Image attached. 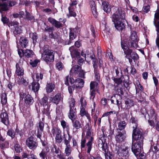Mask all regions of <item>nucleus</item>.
Returning <instances> with one entry per match:
<instances>
[{
	"instance_id": "nucleus-1",
	"label": "nucleus",
	"mask_w": 159,
	"mask_h": 159,
	"mask_svg": "<svg viewBox=\"0 0 159 159\" xmlns=\"http://www.w3.org/2000/svg\"><path fill=\"white\" fill-rule=\"evenodd\" d=\"M43 50V52L42 54V58L47 62L53 61L54 54L52 51L49 49L48 46H44Z\"/></svg>"
},
{
	"instance_id": "nucleus-2",
	"label": "nucleus",
	"mask_w": 159,
	"mask_h": 159,
	"mask_svg": "<svg viewBox=\"0 0 159 159\" xmlns=\"http://www.w3.org/2000/svg\"><path fill=\"white\" fill-rule=\"evenodd\" d=\"M116 149L118 155L120 156H126L128 154L129 150L128 147L119 143L116 144Z\"/></svg>"
},
{
	"instance_id": "nucleus-3",
	"label": "nucleus",
	"mask_w": 159,
	"mask_h": 159,
	"mask_svg": "<svg viewBox=\"0 0 159 159\" xmlns=\"http://www.w3.org/2000/svg\"><path fill=\"white\" fill-rule=\"evenodd\" d=\"M132 139L135 140L142 141L143 142V137L142 133L138 128L133 129L132 133Z\"/></svg>"
},
{
	"instance_id": "nucleus-4",
	"label": "nucleus",
	"mask_w": 159,
	"mask_h": 159,
	"mask_svg": "<svg viewBox=\"0 0 159 159\" xmlns=\"http://www.w3.org/2000/svg\"><path fill=\"white\" fill-rule=\"evenodd\" d=\"M143 142L141 140L132 144V150L135 156H137L140 154L141 149V145Z\"/></svg>"
},
{
	"instance_id": "nucleus-5",
	"label": "nucleus",
	"mask_w": 159,
	"mask_h": 159,
	"mask_svg": "<svg viewBox=\"0 0 159 159\" xmlns=\"http://www.w3.org/2000/svg\"><path fill=\"white\" fill-rule=\"evenodd\" d=\"M75 101L74 99H71L70 102V113L69 116L71 120L75 119L76 118V109L75 108Z\"/></svg>"
},
{
	"instance_id": "nucleus-6",
	"label": "nucleus",
	"mask_w": 159,
	"mask_h": 159,
	"mask_svg": "<svg viewBox=\"0 0 159 159\" xmlns=\"http://www.w3.org/2000/svg\"><path fill=\"white\" fill-rule=\"evenodd\" d=\"M52 133L54 136L55 135V140L56 143H60L62 141V139L61 135V131L58 128H53L51 131Z\"/></svg>"
},
{
	"instance_id": "nucleus-7",
	"label": "nucleus",
	"mask_w": 159,
	"mask_h": 159,
	"mask_svg": "<svg viewBox=\"0 0 159 159\" xmlns=\"http://www.w3.org/2000/svg\"><path fill=\"white\" fill-rule=\"evenodd\" d=\"M130 38L131 41L130 43H129V46L131 48H137V44L136 43L138 41V39L136 32L135 31L132 32L130 36Z\"/></svg>"
},
{
	"instance_id": "nucleus-8",
	"label": "nucleus",
	"mask_w": 159,
	"mask_h": 159,
	"mask_svg": "<svg viewBox=\"0 0 159 159\" xmlns=\"http://www.w3.org/2000/svg\"><path fill=\"white\" fill-rule=\"evenodd\" d=\"M70 74H78L79 73V76L81 77L84 76V73L83 70H81V67L78 65H76L73 66L70 70Z\"/></svg>"
},
{
	"instance_id": "nucleus-9",
	"label": "nucleus",
	"mask_w": 159,
	"mask_h": 159,
	"mask_svg": "<svg viewBox=\"0 0 159 159\" xmlns=\"http://www.w3.org/2000/svg\"><path fill=\"white\" fill-rule=\"evenodd\" d=\"M34 139L33 137H30L26 140V144L30 149H34L37 147L38 143L34 141Z\"/></svg>"
},
{
	"instance_id": "nucleus-10",
	"label": "nucleus",
	"mask_w": 159,
	"mask_h": 159,
	"mask_svg": "<svg viewBox=\"0 0 159 159\" xmlns=\"http://www.w3.org/2000/svg\"><path fill=\"white\" fill-rule=\"evenodd\" d=\"M134 105V102L131 99L127 98L125 101V103L121 105V108L123 110H128Z\"/></svg>"
},
{
	"instance_id": "nucleus-11",
	"label": "nucleus",
	"mask_w": 159,
	"mask_h": 159,
	"mask_svg": "<svg viewBox=\"0 0 159 159\" xmlns=\"http://www.w3.org/2000/svg\"><path fill=\"white\" fill-rule=\"evenodd\" d=\"M0 117L1 119V121L6 125L9 124L8 116L6 111L5 110H2L0 115Z\"/></svg>"
},
{
	"instance_id": "nucleus-12",
	"label": "nucleus",
	"mask_w": 159,
	"mask_h": 159,
	"mask_svg": "<svg viewBox=\"0 0 159 159\" xmlns=\"http://www.w3.org/2000/svg\"><path fill=\"white\" fill-rule=\"evenodd\" d=\"M81 55L83 57H85L86 60H89L90 59L94 60L95 56L93 54V52H89V51L87 50L85 53L82 51L81 52Z\"/></svg>"
},
{
	"instance_id": "nucleus-13",
	"label": "nucleus",
	"mask_w": 159,
	"mask_h": 159,
	"mask_svg": "<svg viewBox=\"0 0 159 159\" xmlns=\"http://www.w3.org/2000/svg\"><path fill=\"white\" fill-rule=\"evenodd\" d=\"M48 20L53 25L57 28H59L62 27V24L60 21L56 20L55 19L51 17H49Z\"/></svg>"
},
{
	"instance_id": "nucleus-14",
	"label": "nucleus",
	"mask_w": 159,
	"mask_h": 159,
	"mask_svg": "<svg viewBox=\"0 0 159 159\" xmlns=\"http://www.w3.org/2000/svg\"><path fill=\"white\" fill-rule=\"evenodd\" d=\"M114 24L116 28L118 30L122 31L125 29L126 24L124 21H119Z\"/></svg>"
},
{
	"instance_id": "nucleus-15",
	"label": "nucleus",
	"mask_w": 159,
	"mask_h": 159,
	"mask_svg": "<svg viewBox=\"0 0 159 159\" xmlns=\"http://www.w3.org/2000/svg\"><path fill=\"white\" fill-rule=\"evenodd\" d=\"M116 14H117L122 20H124L125 18V13L121 8L120 7H116L115 8Z\"/></svg>"
},
{
	"instance_id": "nucleus-16",
	"label": "nucleus",
	"mask_w": 159,
	"mask_h": 159,
	"mask_svg": "<svg viewBox=\"0 0 159 159\" xmlns=\"http://www.w3.org/2000/svg\"><path fill=\"white\" fill-rule=\"evenodd\" d=\"M126 138V135L124 133L118 132V134L116 136V140L119 143L124 141Z\"/></svg>"
},
{
	"instance_id": "nucleus-17",
	"label": "nucleus",
	"mask_w": 159,
	"mask_h": 159,
	"mask_svg": "<svg viewBox=\"0 0 159 159\" xmlns=\"http://www.w3.org/2000/svg\"><path fill=\"white\" fill-rule=\"evenodd\" d=\"M69 50L70 52V55L72 57H76L78 58L80 56V53L74 48L73 46L69 48Z\"/></svg>"
},
{
	"instance_id": "nucleus-18",
	"label": "nucleus",
	"mask_w": 159,
	"mask_h": 159,
	"mask_svg": "<svg viewBox=\"0 0 159 159\" xmlns=\"http://www.w3.org/2000/svg\"><path fill=\"white\" fill-rule=\"evenodd\" d=\"M84 81L83 80L77 78L75 81V84L73 85L76 88H81L84 85Z\"/></svg>"
},
{
	"instance_id": "nucleus-19",
	"label": "nucleus",
	"mask_w": 159,
	"mask_h": 159,
	"mask_svg": "<svg viewBox=\"0 0 159 159\" xmlns=\"http://www.w3.org/2000/svg\"><path fill=\"white\" fill-rule=\"evenodd\" d=\"M24 100L25 103L28 105H32L34 102L33 98L30 94H28L25 96Z\"/></svg>"
},
{
	"instance_id": "nucleus-20",
	"label": "nucleus",
	"mask_w": 159,
	"mask_h": 159,
	"mask_svg": "<svg viewBox=\"0 0 159 159\" xmlns=\"http://www.w3.org/2000/svg\"><path fill=\"white\" fill-rule=\"evenodd\" d=\"M16 74L19 76L23 75L24 74V70L23 69L20 67L18 63H16Z\"/></svg>"
},
{
	"instance_id": "nucleus-21",
	"label": "nucleus",
	"mask_w": 159,
	"mask_h": 159,
	"mask_svg": "<svg viewBox=\"0 0 159 159\" xmlns=\"http://www.w3.org/2000/svg\"><path fill=\"white\" fill-rule=\"evenodd\" d=\"M93 66L94 69V73L95 74V78L96 79V80L99 82L100 78V75L99 74V70L98 68V66L96 64L95 62H94Z\"/></svg>"
},
{
	"instance_id": "nucleus-22",
	"label": "nucleus",
	"mask_w": 159,
	"mask_h": 159,
	"mask_svg": "<svg viewBox=\"0 0 159 159\" xmlns=\"http://www.w3.org/2000/svg\"><path fill=\"white\" fill-rule=\"evenodd\" d=\"M89 2L92 12L94 16L97 17V10L95 2L93 0H89Z\"/></svg>"
},
{
	"instance_id": "nucleus-23",
	"label": "nucleus",
	"mask_w": 159,
	"mask_h": 159,
	"mask_svg": "<svg viewBox=\"0 0 159 159\" xmlns=\"http://www.w3.org/2000/svg\"><path fill=\"white\" fill-rule=\"evenodd\" d=\"M61 98V96L60 94L57 93L53 98H51V101L56 104H58L60 101Z\"/></svg>"
},
{
	"instance_id": "nucleus-24",
	"label": "nucleus",
	"mask_w": 159,
	"mask_h": 159,
	"mask_svg": "<svg viewBox=\"0 0 159 159\" xmlns=\"http://www.w3.org/2000/svg\"><path fill=\"white\" fill-rule=\"evenodd\" d=\"M18 22H16L13 25L14 28L13 33L15 34H19L21 33V27L18 26Z\"/></svg>"
},
{
	"instance_id": "nucleus-25",
	"label": "nucleus",
	"mask_w": 159,
	"mask_h": 159,
	"mask_svg": "<svg viewBox=\"0 0 159 159\" xmlns=\"http://www.w3.org/2000/svg\"><path fill=\"white\" fill-rule=\"evenodd\" d=\"M8 3L0 2V12L2 13V11H6L8 10Z\"/></svg>"
},
{
	"instance_id": "nucleus-26",
	"label": "nucleus",
	"mask_w": 159,
	"mask_h": 159,
	"mask_svg": "<svg viewBox=\"0 0 159 159\" xmlns=\"http://www.w3.org/2000/svg\"><path fill=\"white\" fill-rule=\"evenodd\" d=\"M100 146H101L102 150L105 156H106V155H108V150L107 149L108 146L107 143H103L102 142V143L98 144L99 147Z\"/></svg>"
},
{
	"instance_id": "nucleus-27",
	"label": "nucleus",
	"mask_w": 159,
	"mask_h": 159,
	"mask_svg": "<svg viewBox=\"0 0 159 159\" xmlns=\"http://www.w3.org/2000/svg\"><path fill=\"white\" fill-rule=\"evenodd\" d=\"M32 89L34 92L38 91L39 88V84L38 82H36L35 81L33 82L31 84Z\"/></svg>"
},
{
	"instance_id": "nucleus-28",
	"label": "nucleus",
	"mask_w": 159,
	"mask_h": 159,
	"mask_svg": "<svg viewBox=\"0 0 159 159\" xmlns=\"http://www.w3.org/2000/svg\"><path fill=\"white\" fill-rule=\"evenodd\" d=\"M19 42L21 47L23 48H26L28 43V40L23 37L20 38Z\"/></svg>"
},
{
	"instance_id": "nucleus-29",
	"label": "nucleus",
	"mask_w": 159,
	"mask_h": 159,
	"mask_svg": "<svg viewBox=\"0 0 159 159\" xmlns=\"http://www.w3.org/2000/svg\"><path fill=\"white\" fill-rule=\"evenodd\" d=\"M73 124L74 129L78 130L82 128V125L80 122L78 120H72Z\"/></svg>"
},
{
	"instance_id": "nucleus-30",
	"label": "nucleus",
	"mask_w": 159,
	"mask_h": 159,
	"mask_svg": "<svg viewBox=\"0 0 159 159\" xmlns=\"http://www.w3.org/2000/svg\"><path fill=\"white\" fill-rule=\"evenodd\" d=\"M34 54V53L33 51L29 49H26L23 53V56H25L27 58L32 57Z\"/></svg>"
},
{
	"instance_id": "nucleus-31",
	"label": "nucleus",
	"mask_w": 159,
	"mask_h": 159,
	"mask_svg": "<svg viewBox=\"0 0 159 159\" xmlns=\"http://www.w3.org/2000/svg\"><path fill=\"white\" fill-rule=\"evenodd\" d=\"M130 121L132 123V126L133 129L137 128L138 120L137 118L132 117L130 120Z\"/></svg>"
},
{
	"instance_id": "nucleus-32",
	"label": "nucleus",
	"mask_w": 159,
	"mask_h": 159,
	"mask_svg": "<svg viewBox=\"0 0 159 159\" xmlns=\"http://www.w3.org/2000/svg\"><path fill=\"white\" fill-rule=\"evenodd\" d=\"M127 125L126 122L124 120L120 121L118 124L117 130H122L125 129Z\"/></svg>"
},
{
	"instance_id": "nucleus-33",
	"label": "nucleus",
	"mask_w": 159,
	"mask_h": 159,
	"mask_svg": "<svg viewBox=\"0 0 159 159\" xmlns=\"http://www.w3.org/2000/svg\"><path fill=\"white\" fill-rule=\"evenodd\" d=\"M102 7L104 11L107 13H108L111 11V8L108 7V3L107 2H102Z\"/></svg>"
},
{
	"instance_id": "nucleus-34",
	"label": "nucleus",
	"mask_w": 159,
	"mask_h": 159,
	"mask_svg": "<svg viewBox=\"0 0 159 159\" xmlns=\"http://www.w3.org/2000/svg\"><path fill=\"white\" fill-rule=\"evenodd\" d=\"M93 140V138L91 137L89 141L86 144L87 149V152L89 154L92 148V142Z\"/></svg>"
},
{
	"instance_id": "nucleus-35",
	"label": "nucleus",
	"mask_w": 159,
	"mask_h": 159,
	"mask_svg": "<svg viewBox=\"0 0 159 159\" xmlns=\"http://www.w3.org/2000/svg\"><path fill=\"white\" fill-rule=\"evenodd\" d=\"M85 131H86V135L90 136L91 135V127L89 124H87L85 126Z\"/></svg>"
},
{
	"instance_id": "nucleus-36",
	"label": "nucleus",
	"mask_w": 159,
	"mask_h": 159,
	"mask_svg": "<svg viewBox=\"0 0 159 159\" xmlns=\"http://www.w3.org/2000/svg\"><path fill=\"white\" fill-rule=\"evenodd\" d=\"M72 152V149L70 146L66 147L64 153L66 156H70Z\"/></svg>"
},
{
	"instance_id": "nucleus-37",
	"label": "nucleus",
	"mask_w": 159,
	"mask_h": 159,
	"mask_svg": "<svg viewBox=\"0 0 159 159\" xmlns=\"http://www.w3.org/2000/svg\"><path fill=\"white\" fill-rule=\"evenodd\" d=\"M55 85L52 83L47 84L46 87V90L47 92L50 93L52 92L54 89Z\"/></svg>"
},
{
	"instance_id": "nucleus-38",
	"label": "nucleus",
	"mask_w": 159,
	"mask_h": 159,
	"mask_svg": "<svg viewBox=\"0 0 159 159\" xmlns=\"http://www.w3.org/2000/svg\"><path fill=\"white\" fill-rule=\"evenodd\" d=\"M1 102L2 104H6L7 102V97L6 93L2 94L1 96Z\"/></svg>"
},
{
	"instance_id": "nucleus-39",
	"label": "nucleus",
	"mask_w": 159,
	"mask_h": 159,
	"mask_svg": "<svg viewBox=\"0 0 159 159\" xmlns=\"http://www.w3.org/2000/svg\"><path fill=\"white\" fill-rule=\"evenodd\" d=\"M119 16L115 12L112 16V21L114 22V24L117 22L119 21L120 18Z\"/></svg>"
},
{
	"instance_id": "nucleus-40",
	"label": "nucleus",
	"mask_w": 159,
	"mask_h": 159,
	"mask_svg": "<svg viewBox=\"0 0 159 159\" xmlns=\"http://www.w3.org/2000/svg\"><path fill=\"white\" fill-rule=\"evenodd\" d=\"M48 98L46 96H44L41 99L40 101V103L43 106H46L48 104Z\"/></svg>"
},
{
	"instance_id": "nucleus-41",
	"label": "nucleus",
	"mask_w": 159,
	"mask_h": 159,
	"mask_svg": "<svg viewBox=\"0 0 159 159\" xmlns=\"http://www.w3.org/2000/svg\"><path fill=\"white\" fill-rule=\"evenodd\" d=\"M133 52L132 50L129 48L126 50H124V53L126 55L125 58H128V57L131 55Z\"/></svg>"
},
{
	"instance_id": "nucleus-42",
	"label": "nucleus",
	"mask_w": 159,
	"mask_h": 159,
	"mask_svg": "<svg viewBox=\"0 0 159 159\" xmlns=\"http://www.w3.org/2000/svg\"><path fill=\"white\" fill-rule=\"evenodd\" d=\"M29 35L30 37L33 39L34 43V41H36L38 37L36 33H30L29 34Z\"/></svg>"
},
{
	"instance_id": "nucleus-43",
	"label": "nucleus",
	"mask_w": 159,
	"mask_h": 159,
	"mask_svg": "<svg viewBox=\"0 0 159 159\" xmlns=\"http://www.w3.org/2000/svg\"><path fill=\"white\" fill-rule=\"evenodd\" d=\"M25 15L24 17V19H27L29 20H32L34 19V17L32 16H31L30 14L27 11H25Z\"/></svg>"
},
{
	"instance_id": "nucleus-44",
	"label": "nucleus",
	"mask_w": 159,
	"mask_h": 159,
	"mask_svg": "<svg viewBox=\"0 0 159 159\" xmlns=\"http://www.w3.org/2000/svg\"><path fill=\"white\" fill-rule=\"evenodd\" d=\"M68 139H66L65 138L64 139V143L66 145V147L70 146L69 144L70 141L71 140V137L69 134V133H68Z\"/></svg>"
},
{
	"instance_id": "nucleus-45",
	"label": "nucleus",
	"mask_w": 159,
	"mask_h": 159,
	"mask_svg": "<svg viewBox=\"0 0 159 159\" xmlns=\"http://www.w3.org/2000/svg\"><path fill=\"white\" fill-rule=\"evenodd\" d=\"M129 57L132 58L134 60H137L139 58L138 55L134 52H133L131 55L129 56Z\"/></svg>"
},
{
	"instance_id": "nucleus-46",
	"label": "nucleus",
	"mask_w": 159,
	"mask_h": 159,
	"mask_svg": "<svg viewBox=\"0 0 159 159\" xmlns=\"http://www.w3.org/2000/svg\"><path fill=\"white\" fill-rule=\"evenodd\" d=\"M76 37V35H75L73 31L72 30H70L69 33V39H70V43H71L70 42L71 40H73Z\"/></svg>"
},
{
	"instance_id": "nucleus-47",
	"label": "nucleus",
	"mask_w": 159,
	"mask_h": 159,
	"mask_svg": "<svg viewBox=\"0 0 159 159\" xmlns=\"http://www.w3.org/2000/svg\"><path fill=\"white\" fill-rule=\"evenodd\" d=\"M122 76L119 78H114V81L115 83L117 84V85H119L121 84L122 80L121 79Z\"/></svg>"
},
{
	"instance_id": "nucleus-48",
	"label": "nucleus",
	"mask_w": 159,
	"mask_h": 159,
	"mask_svg": "<svg viewBox=\"0 0 159 159\" xmlns=\"http://www.w3.org/2000/svg\"><path fill=\"white\" fill-rule=\"evenodd\" d=\"M114 70H115L117 76H119V74L120 73L121 74H122V72L121 69L120 67H118L117 66H115L114 67Z\"/></svg>"
},
{
	"instance_id": "nucleus-49",
	"label": "nucleus",
	"mask_w": 159,
	"mask_h": 159,
	"mask_svg": "<svg viewBox=\"0 0 159 159\" xmlns=\"http://www.w3.org/2000/svg\"><path fill=\"white\" fill-rule=\"evenodd\" d=\"M98 84V83H97L96 82L94 81H92L90 83V90L93 89H94L95 87L97 86Z\"/></svg>"
},
{
	"instance_id": "nucleus-50",
	"label": "nucleus",
	"mask_w": 159,
	"mask_h": 159,
	"mask_svg": "<svg viewBox=\"0 0 159 159\" xmlns=\"http://www.w3.org/2000/svg\"><path fill=\"white\" fill-rule=\"evenodd\" d=\"M39 62V60H35L34 61L30 60V64L33 67H35Z\"/></svg>"
},
{
	"instance_id": "nucleus-51",
	"label": "nucleus",
	"mask_w": 159,
	"mask_h": 159,
	"mask_svg": "<svg viewBox=\"0 0 159 159\" xmlns=\"http://www.w3.org/2000/svg\"><path fill=\"white\" fill-rule=\"evenodd\" d=\"M39 156L42 158V159H45L47 157V153L42 151L39 154Z\"/></svg>"
},
{
	"instance_id": "nucleus-52",
	"label": "nucleus",
	"mask_w": 159,
	"mask_h": 159,
	"mask_svg": "<svg viewBox=\"0 0 159 159\" xmlns=\"http://www.w3.org/2000/svg\"><path fill=\"white\" fill-rule=\"evenodd\" d=\"M141 112L142 114L144 116L145 118H146V115H148V116H149V115L146 109L144 107L141 109Z\"/></svg>"
},
{
	"instance_id": "nucleus-53",
	"label": "nucleus",
	"mask_w": 159,
	"mask_h": 159,
	"mask_svg": "<svg viewBox=\"0 0 159 159\" xmlns=\"http://www.w3.org/2000/svg\"><path fill=\"white\" fill-rule=\"evenodd\" d=\"M7 134L11 136L12 138L14 137L15 136V133L13 130L9 129L7 132Z\"/></svg>"
},
{
	"instance_id": "nucleus-54",
	"label": "nucleus",
	"mask_w": 159,
	"mask_h": 159,
	"mask_svg": "<svg viewBox=\"0 0 159 159\" xmlns=\"http://www.w3.org/2000/svg\"><path fill=\"white\" fill-rule=\"evenodd\" d=\"M8 143L7 142H4V143H2L0 142V148L2 149H3L7 147Z\"/></svg>"
},
{
	"instance_id": "nucleus-55",
	"label": "nucleus",
	"mask_w": 159,
	"mask_h": 159,
	"mask_svg": "<svg viewBox=\"0 0 159 159\" xmlns=\"http://www.w3.org/2000/svg\"><path fill=\"white\" fill-rule=\"evenodd\" d=\"M14 148L15 151L17 152H20L22 151L21 148L20 146L18 144H15L14 146Z\"/></svg>"
},
{
	"instance_id": "nucleus-56",
	"label": "nucleus",
	"mask_w": 159,
	"mask_h": 159,
	"mask_svg": "<svg viewBox=\"0 0 159 159\" xmlns=\"http://www.w3.org/2000/svg\"><path fill=\"white\" fill-rule=\"evenodd\" d=\"M61 125L64 129L66 128H69V125H67V123L64 120H62L61 121Z\"/></svg>"
},
{
	"instance_id": "nucleus-57",
	"label": "nucleus",
	"mask_w": 159,
	"mask_h": 159,
	"mask_svg": "<svg viewBox=\"0 0 159 159\" xmlns=\"http://www.w3.org/2000/svg\"><path fill=\"white\" fill-rule=\"evenodd\" d=\"M56 67L58 70H61L63 68L62 63L61 62H58L57 63L56 65Z\"/></svg>"
},
{
	"instance_id": "nucleus-58",
	"label": "nucleus",
	"mask_w": 159,
	"mask_h": 159,
	"mask_svg": "<svg viewBox=\"0 0 159 159\" xmlns=\"http://www.w3.org/2000/svg\"><path fill=\"white\" fill-rule=\"evenodd\" d=\"M44 127V124L41 121H40L39 124V128L41 132L43 131Z\"/></svg>"
},
{
	"instance_id": "nucleus-59",
	"label": "nucleus",
	"mask_w": 159,
	"mask_h": 159,
	"mask_svg": "<svg viewBox=\"0 0 159 159\" xmlns=\"http://www.w3.org/2000/svg\"><path fill=\"white\" fill-rule=\"evenodd\" d=\"M36 78L37 81H39V79L41 80L43 78V75L41 73H37L36 74Z\"/></svg>"
},
{
	"instance_id": "nucleus-60",
	"label": "nucleus",
	"mask_w": 159,
	"mask_h": 159,
	"mask_svg": "<svg viewBox=\"0 0 159 159\" xmlns=\"http://www.w3.org/2000/svg\"><path fill=\"white\" fill-rule=\"evenodd\" d=\"M81 106L82 107H84L86 105V102L85 100H84L83 98H81L80 100Z\"/></svg>"
},
{
	"instance_id": "nucleus-61",
	"label": "nucleus",
	"mask_w": 159,
	"mask_h": 159,
	"mask_svg": "<svg viewBox=\"0 0 159 159\" xmlns=\"http://www.w3.org/2000/svg\"><path fill=\"white\" fill-rule=\"evenodd\" d=\"M80 114L82 116H83L86 114L85 109L84 107H80Z\"/></svg>"
},
{
	"instance_id": "nucleus-62",
	"label": "nucleus",
	"mask_w": 159,
	"mask_h": 159,
	"mask_svg": "<svg viewBox=\"0 0 159 159\" xmlns=\"http://www.w3.org/2000/svg\"><path fill=\"white\" fill-rule=\"evenodd\" d=\"M49 37L51 39H57L58 37L57 34L56 33L54 34L52 32L49 34Z\"/></svg>"
},
{
	"instance_id": "nucleus-63",
	"label": "nucleus",
	"mask_w": 159,
	"mask_h": 159,
	"mask_svg": "<svg viewBox=\"0 0 159 159\" xmlns=\"http://www.w3.org/2000/svg\"><path fill=\"white\" fill-rule=\"evenodd\" d=\"M96 91L95 90H93L90 92V99H91L92 98V100H93L94 98L95 97Z\"/></svg>"
},
{
	"instance_id": "nucleus-64",
	"label": "nucleus",
	"mask_w": 159,
	"mask_h": 159,
	"mask_svg": "<svg viewBox=\"0 0 159 159\" xmlns=\"http://www.w3.org/2000/svg\"><path fill=\"white\" fill-rule=\"evenodd\" d=\"M57 157V159H66L65 156L63 154H61V153L58 154Z\"/></svg>"
}]
</instances>
